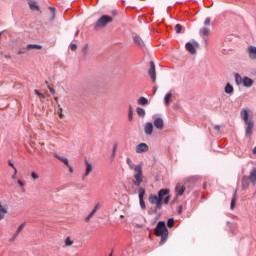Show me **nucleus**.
I'll use <instances>...</instances> for the list:
<instances>
[{"instance_id":"nucleus-7","label":"nucleus","mask_w":256,"mask_h":256,"mask_svg":"<svg viewBox=\"0 0 256 256\" xmlns=\"http://www.w3.org/2000/svg\"><path fill=\"white\" fill-rule=\"evenodd\" d=\"M54 157H56V159H58L59 161H61V163H64V165H67V167L69 168V173H73V166H71L69 164V159L63 157V156H59L57 154H54Z\"/></svg>"},{"instance_id":"nucleus-58","label":"nucleus","mask_w":256,"mask_h":256,"mask_svg":"<svg viewBox=\"0 0 256 256\" xmlns=\"http://www.w3.org/2000/svg\"><path fill=\"white\" fill-rule=\"evenodd\" d=\"M115 151H117V148H116V147H114V149H113V153H115Z\"/></svg>"},{"instance_id":"nucleus-38","label":"nucleus","mask_w":256,"mask_h":256,"mask_svg":"<svg viewBox=\"0 0 256 256\" xmlns=\"http://www.w3.org/2000/svg\"><path fill=\"white\" fill-rule=\"evenodd\" d=\"M139 201H140V207H141V209H147V206L145 205V201L143 200V199H139Z\"/></svg>"},{"instance_id":"nucleus-1","label":"nucleus","mask_w":256,"mask_h":256,"mask_svg":"<svg viewBox=\"0 0 256 256\" xmlns=\"http://www.w3.org/2000/svg\"><path fill=\"white\" fill-rule=\"evenodd\" d=\"M169 189H161L157 195L151 194L148 198L150 205H155V207H151L149 211V215H156L157 211L163 209V200L164 204L167 205L171 199V195H169Z\"/></svg>"},{"instance_id":"nucleus-64","label":"nucleus","mask_w":256,"mask_h":256,"mask_svg":"<svg viewBox=\"0 0 256 256\" xmlns=\"http://www.w3.org/2000/svg\"><path fill=\"white\" fill-rule=\"evenodd\" d=\"M109 256H113V254H110Z\"/></svg>"},{"instance_id":"nucleus-60","label":"nucleus","mask_w":256,"mask_h":256,"mask_svg":"<svg viewBox=\"0 0 256 256\" xmlns=\"http://www.w3.org/2000/svg\"><path fill=\"white\" fill-rule=\"evenodd\" d=\"M55 101H59V98L58 97H54Z\"/></svg>"},{"instance_id":"nucleus-30","label":"nucleus","mask_w":256,"mask_h":256,"mask_svg":"<svg viewBox=\"0 0 256 256\" xmlns=\"http://www.w3.org/2000/svg\"><path fill=\"white\" fill-rule=\"evenodd\" d=\"M171 97H173L172 93H168L166 94L165 98H164V103L165 105H169V101H171Z\"/></svg>"},{"instance_id":"nucleus-5","label":"nucleus","mask_w":256,"mask_h":256,"mask_svg":"<svg viewBox=\"0 0 256 256\" xmlns=\"http://www.w3.org/2000/svg\"><path fill=\"white\" fill-rule=\"evenodd\" d=\"M240 117L246 123H253V111L248 109H242L240 111Z\"/></svg>"},{"instance_id":"nucleus-33","label":"nucleus","mask_w":256,"mask_h":256,"mask_svg":"<svg viewBox=\"0 0 256 256\" xmlns=\"http://www.w3.org/2000/svg\"><path fill=\"white\" fill-rule=\"evenodd\" d=\"M138 197H139V199H143V197H145V188H140L139 189Z\"/></svg>"},{"instance_id":"nucleus-9","label":"nucleus","mask_w":256,"mask_h":256,"mask_svg":"<svg viewBox=\"0 0 256 256\" xmlns=\"http://www.w3.org/2000/svg\"><path fill=\"white\" fill-rule=\"evenodd\" d=\"M149 151V145L147 143H140L136 146V153H147Z\"/></svg>"},{"instance_id":"nucleus-31","label":"nucleus","mask_w":256,"mask_h":256,"mask_svg":"<svg viewBox=\"0 0 256 256\" xmlns=\"http://www.w3.org/2000/svg\"><path fill=\"white\" fill-rule=\"evenodd\" d=\"M5 215H7V209L0 208V221L5 218Z\"/></svg>"},{"instance_id":"nucleus-23","label":"nucleus","mask_w":256,"mask_h":256,"mask_svg":"<svg viewBox=\"0 0 256 256\" xmlns=\"http://www.w3.org/2000/svg\"><path fill=\"white\" fill-rule=\"evenodd\" d=\"M26 49L28 51H33V49L41 50V49H43V46L37 45V44H29V45H27Z\"/></svg>"},{"instance_id":"nucleus-24","label":"nucleus","mask_w":256,"mask_h":256,"mask_svg":"<svg viewBox=\"0 0 256 256\" xmlns=\"http://www.w3.org/2000/svg\"><path fill=\"white\" fill-rule=\"evenodd\" d=\"M134 41L136 44H138V47H145V43L143 42V39H141V37L135 36Z\"/></svg>"},{"instance_id":"nucleus-16","label":"nucleus","mask_w":256,"mask_h":256,"mask_svg":"<svg viewBox=\"0 0 256 256\" xmlns=\"http://www.w3.org/2000/svg\"><path fill=\"white\" fill-rule=\"evenodd\" d=\"M242 83L244 87H253V80L247 76L242 79Z\"/></svg>"},{"instance_id":"nucleus-43","label":"nucleus","mask_w":256,"mask_h":256,"mask_svg":"<svg viewBox=\"0 0 256 256\" xmlns=\"http://www.w3.org/2000/svg\"><path fill=\"white\" fill-rule=\"evenodd\" d=\"M47 87H48L50 93H51L52 95H55V89H53V87H51V86H49V85H48Z\"/></svg>"},{"instance_id":"nucleus-11","label":"nucleus","mask_w":256,"mask_h":256,"mask_svg":"<svg viewBox=\"0 0 256 256\" xmlns=\"http://www.w3.org/2000/svg\"><path fill=\"white\" fill-rule=\"evenodd\" d=\"M247 178L250 180V183L253 185V187H255L256 185V168H252V170L250 171L249 176H247Z\"/></svg>"},{"instance_id":"nucleus-53","label":"nucleus","mask_w":256,"mask_h":256,"mask_svg":"<svg viewBox=\"0 0 256 256\" xmlns=\"http://www.w3.org/2000/svg\"><path fill=\"white\" fill-rule=\"evenodd\" d=\"M194 47H196L197 49H199V44L197 42H194Z\"/></svg>"},{"instance_id":"nucleus-34","label":"nucleus","mask_w":256,"mask_h":256,"mask_svg":"<svg viewBox=\"0 0 256 256\" xmlns=\"http://www.w3.org/2000/svg\"><path fill=\"white\" fill-rule=\"evenodd\" d=\"M174 226H175V219H173V218L168 219L167 227H169L171 229V227H174Z\"/></svg>"},{"instance_id":"nucleus-2","label":"nucleus","mask_w":256,"mask_h":256,"mask_svg":"<svg viewBox=\"0 0 256 256\" xmlns=\"http://www.w3.org/2000/svg\"><path fill=\"white\" fill-rule=\"evenodd\" d=\"M127 164L129 165L130 169L134 170V176L132 183L135 187H141V183H143V168L139 165H136L131 161V158H127Z\"/></svg>"},{"instance_id":"nucleus-32","label":"nucleus","mask_w":256,"mask_h":256,"mask_svg":"<svg viewBox=\"0 0 256 256\" xmlns=\"http://www.w3.org/2000/svg\"><path fill=\"white\" fill-rule=\"evenodd\" d=\"M64 243H65V247H71V245H73V240H71V237H67Z\"/></svg>"},{"instance_id":"nucleus-62","label":"nucleus","mask_w":256,"mask_h":256,"mask_svg":"<svg viewBox=\"0 0 256 256\" xmlns=\"http://www.w3.org/2000/svg\"><path fill=\"white\" fill-rule=\"evenodd\" d=\"M40 145H42V146H43V145H45V143H43V142H40Z\"/></svg>"},{"instance_id":"nucleus-37","label":"nucleus","mask_w":256,"mask_h":256,"mask_svg":"<svg viewBox=\"0 0 256 256\" xmlns=\"http://www.w3.org/2000/svg\"><path fill=\"white\" fill-rule=\"evenodd\" d=\"M8 164L10 167H12V169H14L15 175H17V167H15V164L13 162H11V160L8 161Z\"/></svg>"},{"instance_id":"nucleus-45","label":"nucleus","mask_w":256,"mask_h":256,"mask_svg":"<svg viewBox=\"0 0 256 256\" xmlns=\"http://www.w3.org/2000/svg\"><path fill=\"white\" fill-rule=\"evenodd\" d=\"M91 217H93V215H91V213L85 218L86 223H89V221H91Z\"/></svg>"},{"instance_id":"nucleus-29","label":"nucleus","mask_w":256,"mask_h":256,"mask_svg":"<svg viewBox=\"0 0 256 256\" xmlns=\"http://www.w3.org/2000/svg\"><path fill=\"white\" fill-rule=\"evenodd\" d=\"M235 83L236 85H241L243 83V78L239 74H235Z\"/></svg>"},{"instance_id":"nucleus-47","label":"nucleus","mask_w":256,"mask_h":256,"mask_svg":"<svg viewBox=\"0 0 256 256\" xmlns=\"http://www.w3.org/2000/svg\"><path fill=\"white\" fill-rule=\"evenodd\" d=\"M136 229H143V224H135Z\"/></svg>"},{"instance_id":"nucleus-41","label":"nucleus","mask_w":256,"mask_h":256,"mask_svg":"<svg viewBox=\"0 0 256 256\" xmlns=\"http://www.w3.org/2000/svg\"><path fill=\"white\" fill-rule=\"evenodd\" d=\"M70 49L71 51H77V44H71Z\"/></svg>"},{"instance_id":"nucleus-27","label":"nucleus","mask_w":256,"mask_h":256,"mask_svg":"<svg viewBox=\"0 0 256 256\" xmlns=\"http://www.w3.org/2000/svg\"><path fill=\"white\" fill-rule=\"evenodd\" d=\"M25 229V223H22L18 228L16 233L14 234V239H17L19 237V233Z\"/></svg>"},{"instance_id":"nucleus-4","label":"nucleus","mask_w":256,"mask_h":256,"mask_svg":"<svg viewBox=\"0 0 256 256\" xmlns=\"http://www.w3.org/2000/svg\"><path fill=\"white\" fill-rule=\"evenodd\" d=\"M109 23H113V17L109 15H102L94 24L95 31H101V29H105Z\"/></svg>"},{"instance_id":"nucleus-15","label":"nucleus","mask_w":256,"mask_h":256,"mask_svg":"<svg viewBox=\"0 0 256 256\" xmlns=\"http://www.w3.org/2000/svg\"><path fill=\"white\" fill-rule=\"evenodd\" d=\"M248 55H249V57H250L253 61H255V59H256V47H255V46H250V47L248 48Z\"/></svg>"},{"instance_id":"nucleus-35","label":"nucleus","mask_w":256,"mask_h":256,"mask_svg":"<svg viewBox=\"0 0 256 256\" xmlns=\"http://www.w3.org/2000/svg\"><path fill=\"white\" fill-rule=\"evenodd\" d=\"M174 29L176 33H181V31H183V26L181 24H176Z\"/></svg>"},{"instance_id":"nucleus-8","label":"nucleus","mask_w":256,"mask_h":256,"mask_svg":"<svg viewBox=\"0 0 256 256\" xmlns=\"http://www.w3.org/2000/svg\"><path fill=\"white\" fill-rule=\"evenodd\" d=\"M85 165H86V170H85L84 175L82 176L83 181H85V178L89 177V175L93 171V165L91 163H89V161L85 160Z\"/></svg>"},{"instance_id":"nucleus-18","label":"nucleus","mask_w":256,"mask_h":256,"mask_svg":"<svg viewBox=\"0 0 256 256\" xmlns=\"http://www.w3.org/2000/svg\"><path fill=\"white\" fill-rule=\"evenodd\" d=\"M249 178L247 176H243L242 178V189L246 191V189H249Z\"/></svg>"},{"instance_id":"nucleus-22","label":"nucleus","mask_w":256,"mask_h":256,"mask_svg":"<svg viewBox=\"0 0 256 256\" xmlns=\"http://www.w3.org/2000/svg\"><path fill=\"white\" fill-rule=\"evenodd\" d=\"M237 203V190L234 191L233 198L231 200L230 209H235V205Z\"/></svg>"},{"instance_id":"nucleus-19","label":"nucleus","mask_w":256,"mask_h":256,"mask_svg":"<svg viewBox=\"0 0 256 256\" xmlns=\"http://www.w3.org/2000/svg\"><path fill=\"white\" fill-rule=\"evenodd\" d=\"M224 91L227 95H232L233 91H235V89L233 88V85H231V83H227Z\"/></svg>"},{"instance_id":"nucleus-51","label":"nucleus","mask_w":256,"mask_h":256,"mask_svg":"<svg viewBox=\"0 0 256 256\" xmlns=\"http://www.w3.org/2000/svg\"><path fill=\"white\" fill-rule=\"evenodd\" d=\"M97 211H98V210H97L96 208H94V209L90 212V214H91V215H95V214L97 213Z\"/></svg>"},{"instance_id":"nucleus-20","label":"nucleus","mask_w":256,"mask_h":256,"mask_svg":"<svg viewBox=\"0 0 256 256\" xmlns=\"http://www.w3.org/2000/svg\"><path fill=\"white\" fill-rule=\"evenodd\" d=\"M175 191L177 193V195H183L185 193V186L181 185V184H177Z\"/></svg>"},{"instance_id":"nucleus-40","label":"nucleus","mask_w":256,"mask_h":256,"mask_svg":"<svg viewBox=\"0 0 256 256\" xmlns=\"http://www.w3.org/2000/svg\"><path fill=\"white\" fill-rule=\"evenodd\" d=\"M204 25L206 26L211 25V18H206L204 21Z\"/></svg>"},{"instance_id":"nucleus-10","label":"nucleus","mask_w":256,"mask_h":256,"mask_svg":"<svg viewBox=\"0 0 256 256\" xmlns=\"http://www.w3.org/2000/svg\"><path fill=\"white\" fill-rule=\"evenodd\" d=\"M154 127L159 131L163 130V127H165V122L163 121V118H156L154 120Z\"/></svg>"},{"instance_id":"nucleus-25","label":"nucleus","mask_w":256,"mask_h":256,"mask_svg":"<svg viewBox=\"0 0 256 256\" xmlns=\"http://www.w3.org/2000/svg\"><path fill=\"white\" fill-rule=\"evenodd\" d=\"M138 105H149V100L142 96L138 99Z\"/></svg>"},{"instance_id":"nucleus-54","label":"nucleus","mask_w":256,"mask_h":256,"mask_svg":"<svg viewBox=\"0 0 256 256\" xmlns=\"http://www.w3.org/2000/svg\"><path fill=\"white\" fill-rule=\"evenodd\" d=\"M252 153L256 155V146L253 148Z\"/></svg>"},{"instance_id":"nucleus-59","label":"nucleus","mask_w":256,"mask_h":256,"mask_svg":"<svg viewBox=\"0 0 256 256\" xmlns=\"http://www.w3.org/2000/svg\"><path fill=\"white\" fill-rule=\"evenodd\" d=\"M40 99H45V96H44V94H43V96H40Z\"/></svg>"},{"instance_id":"nucleus-26","label":"nucleus","mask_w":256,"mask_h":256,"mask_svg":"<svg viewBox=\"0 0 256 256\" xmlns=\"http://www.w3.org/2000/svg\"><path fill=\"white\" fill-rule=\"evenodd\" d=\"M136 113L137 115H139V117H145L146 115V112H145V109L141 108V107H137L136 108Z\"/></svg>"},{"instance_id":"nucleus-12","label":"nucleus","mask_w":256,"mask_h":256,"mask_svg":"<svg viewBox=\"0 0 256 256\" xmlns=\"http://www.w3.org/2000/svg\"><path fill=\"white\" fill-rule=\"evenodd\" d=\"M244 125H246V137H251V135H253L254 123L253 122H248Z\"/></svg>"},{"instance_id":"nucleus-44","label":"nucleus","mask_w":256,"mask_h":256,"mask_svg":"<svg viewBox=\"0 0 256 256\" xmlns=\"http://www.w3.org/2000/svg\"><path fill=\"white\" fill-rule=\"evenodd\" d=\"M35 95L38 97H43V93L39 92V90H34Z\"/></svg>"},{"instance_id":"nucleus-46","label":"nucleus","mask_w":256,"mask_h":256,"mask_svg":"<svg viewBox=\"0 0 256 256\" xmlns=\"http://www.w3.org/2000/svg\"><path fill=\"white\" fill-rule=\"evenodd\" d=\"M213 129H214V131H220L221 130V126L215 125V126H213Z\"/></svg>"},{"instance_id":"nucleus-63","label":"nucleus","mask_w":256,"mask_h":256,"mask_svg":"<svg viewBox=\"0 0 256 256\" xmlns=\"http://www.w3.org/2000/svg\"><path fill=\"white\" fill-rule=\"evenodd\" d=\"M174 109H177V106H176V105H174Z\"/></svg>"},{"instance_id":"nucleus-28","label":"nucleus","mask_w":256,"mask_h":256,"mask_svg":"<svg viewBox=\"0 0 256 256\" xmlns=\"http://www.w3.org/2000/svg\"><path fill=\"white\" fill-rule=\"evenodd\" d=\"M128 120L130 122L133 121V106L132 105H129V108H128Z\"/></svg>"},{"instance_id":"nucleus-21","label":"nucleus","mask_w":256,"mask_h":256,"mask_svg":"<svg viewBox=\"0 0 256 256\" xmlns=\"http://www.w3.org/2000/svg\"><path fill=\"white\" fill-rule=\"evenodd\" d=\"M28 5L31 11H40V8H39V5H37V2L30 1L28 2Z\"/></svg>"},{"instance_id":"nucleus-3","label":"nucleus","mask_w":256,"mask_h":256,"mask_svg":"<svg viewBox=\"0 0 256 256\" xmlns=\"http://www.w3.org/2000/svg\"><path fill=\"white\" fill-rule=\"evenodd\" d=\"M154 234L156 235V237H161L160 245H165L167 237H169V230L167 229L165 221L158 222L154 229Z\"/></svg>"},{"instance_id":"nucleus-56","label":"nucleus","mask_w":256,"mask_h":256,"mask_svg":"<svg viewBox=\"0 0 256 256\" xmlns=\"http://www.w3.org/2000/svg\"><path fill=\"white\" fill-rule=\"evenodd\" d=\"M16 176L17 174H15V171H14V174L12 175V179H15Z\"/></svg>"},{"instance_id":"nucleus-50","label":"nucleus","mask_w":256,"mask_h":256,"mask_svg":"<svg viewBox=\"0 0 256 256\" xmlns=\"http://www.w3.org/2000/svg\"><path fill=\"white\" fill-rule=\"evenodd\" d=\"M97 211H98V210H97L96 208H94V209L90 212V214H91V215H95V214L97 213Z\"/></svg>"},{"instance_id":"nucleus-36","label":"nucleus","mask_w":256,"mask_h":256,"mask_svg":"<svg viewBox=\"0 0 256 256\" xmlns=\"http://www.w3.org/2000/svg\"><path fill=\"white\" fill-rule=\"evenodd\" d=\"M31 179L32 181H37V179H39V174H37V172H31Z\"/></svg>"},{"instance_id":"nucleus-61","label":"nucleus","mask_w":256,"mask_h":256,"mask_svg":"<svg viewBox=\"0 0 256 256\" xmlns=\"http://www.w3.org/2000/svg\"><path fill=\"white\" fill-rule=\"evenodd\" d=\"M181 209H183L181 206L179 207V213H181Z\"/></svg>"},{"instance_id":"nucleus-57","label":"nucleus","mask_w":256,"mask_h":256,"mask_svg":"<svg viewBox=\"0 0 256 256\" xmlns=\"http://www.w3.org/2000/svg\"><path fill=\"white\" fill-rule=\"evenodd\" d=\"M23 53H25V52L19 51V52H18V55H23Z\"/></svg>"},{"instance_id":"nucleus-17","label":"nucleus","mask_w":256,"mask_h":256,"mask_svg":"<svg viewBox=\"0 0 256 256\" xmlns=\"http://www.w3.org/2000/svg\"><path fill=\"white\" fill-rule=\"evenodd\" d=\"M201 37H209L211 35V30L207 27L200 29Z\"/></svg>"},{"instance_id":"nucleus-42","label":"nucleus","mask_w":256,"mask_h":256,"mask_svg":"<svg viewBox=\"0 0 256 256\" xmlns=\"http://www.w3.org/2000/svg\"><path fill=\"white\" fill-rule=\"evenodd\" d=\"M58 115H59L60 119H63V117H65V115H63V108H60Z\"/></svg>"},{"instance_id":"nucleus-55","label":"nucleus","mask_w":256,"mask_h":256,"mask_svg":"<svg viewBox=\"0 0 256 256\" xmlns=\"http://www.w3.org/2000/svg\"><path fill=\"white\" fill-rule=\"evenodd\" d=\"M5 59H11V56L5 55Z\"/></svg>"},{"instance_id":"nucleus-14","label":"nucleus","mask_w":256,"mask_h":256,"mask_svg":"<svg viewBox=\"0 0 256 256\" xmlns=\"http://www.w3.org/2000/svg\"><path fill=\"white\" fill-rule=\"evenodd\" d=\"M186 51H189L191 55H195L197 53L195 45H193L191 42L186 43Z\"/></svg>"},{"instance_id":"nucleus-6","label":"nucleus","mask_w":256,"mask_h":256,"mask_svg":"<svg viewBox=\"0 0 256 256\" xmlns=\"http://www.w3.org/2000/svg\"><path fill=\"white\" fill-rule=\"evenodd\" d=\"M148 75H150L153 83L157 81V74L155 73V62L153 61L150 62V69L148 70Z\"/></svg>"},{"instance_id":"nucleus-49","label":"nucleus","mask_w":256,"mask_h":256,"mask_svg":"<svg viewBox=\"0 0 256 256\" xmlns=\"http://www.w3.org/2000/svg\"><path fill=\"white\" fill-rule=\"evenodd\" d=\"M94 208H96V210H99L101 208V204L100 203L95 204Z\"/></svg>"},{"instance_id":"nucleus-39","label":"nucleus","mask_w":256,"mask_h":256,"mask_svg":"<svg viewBox=\"0 0 256 256\" xmlns=\"http://www.w3.org/2000/svg\"><path fill=\"white\" fill-rule=\"evenodd\" d=\"M49 10H50L51 15H52L51 19H55V8L54 7H50Z\"/></svg>"},{"instance_id":"nucleus-48","label":"nucleus","mask_w":256,"mask_h":256,"mask_svg":"<svg viewBox=\"0 0 256 256\" xmlns=\"http://www.w3.org/2000/svg\"><path fill=\"white\" fill-rule=\"evenodd\" d=\"M202 37H203V39H204L205 45H209V40H208L205 36H202Z\"/></svg>"},{"instance_id":"nucleus-52","label":"nucleus","mask_w":256,"mask_h":256,"mask_svg":"<svg viewBox=\"0 0 256 256\" xmlns=\"http://www.w3.org/2000/svg\"><path fill=\"white\" fill-rule=\"evenodd\" d=\"M17 183H18V185H20V187H24L25 186V184H23L21 180H18Z\"/></svg>"},{"instance_id":"nucleus-13","label":"nucleus","mask_w":256,"mask_h":256,"mask_svg":"<svg viewBox=\"0 0 256 256\" xmlns=\"http://www.w3.org/2000/svg\"><path fill=\"white\" fill-rule=\"evenodd\" d=\"M144 133L145 135H153V124L151 122L145 124Z\"/></svg>"}]
</instances>
